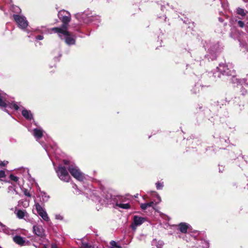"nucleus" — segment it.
<instances>
[{
	"label": "nucleus",
	"instance_id": "7",
	"mask_svg": "<svg viewBox=\"0 0 248 248\" xmlns=\"http://www.w3.org/2000/svg\"><path fill=\"white\" fill-rule=\"evenodd\" d=\"M36 210L39 215L46 221H49V218L47 215L45 210L38 203H36L35 204Z\"/></svg>",
	"mask_w": 248,
	"mask_h": 248
},
{
	"label": "nucleus",
	"instance_id": "25",
	"mask_svg": "<svg viewBox=\"0 0 248 248\" xmlns=\"http://www.w3.org/2000/svg\"><path fill=\"white\" fill-rule=\"evenodd\" d=\"M80 248H95V247L92 246H89L88 244L86 243H83Z\"/></svg>",
	"mask_w": 248,
	"mask_h": 248
},
{
	"label": "nucleus",
	"instance_id": "15",
	"mask_svg": "<svg viewBox=\"0 0 248 248\" xmlns=\"http://www.w3.org/2000/svg\"><path fill=\"white\" fill-rule=\"evenodd\" d=\"M22 115L27 119L31 120L32 118V115L30 110L23 109L22 111Z\"/></svg>",
	"mask_w": 248,
	"mask_h": 248
},
{
	"label": "nucleus",
	"instance_id": "26",
	"mask_svg": "<svg viewBox=\"0 0 248 248\" xmlns=\"http://www.w3.org/2000/svg\"><path fill=\"white\" fill-rule=\"evenodd\" d=\"M10 178L11 179V180H12V181H14V182H17L18 180V178L13 174H11L10 175Z\"/></svg>",
	"mask_w": 248,
	"mask_h": 248
},
{
	"label": "nucleus",
	"instance_id": "17",
	"mask_svg": "<svg viewBox=\"0 0 248 248\" xmlns=\"http://www.w3.org/2000/svg\"><path fill=\"white\" fill-rule=\"evenodd\" d=\"M3 232L6 234H10L11 230L5 225L0 222V232Z\"/></svg>",
	"mask_w": 248,
	"mask_h": 248
},
{
	"label": "nucleus",
	"instance_id": "29",
	"mask_svg": "<svg viewBox=\"0 0 248 248\" xmlns=\"http://www.w3.org/2000/svg\"><path fill=\"white\" fill-rule=\"evenodd\" d=\"M5 177V172L3 170H0V179Z\"/></svg>",
	"mask_w": 248,
	"mask_h": 248
},
{
	"label": "nucleus",
	"instance_id": "11",
	"mask_svg": "<svg viewBox=\"0 0 248 248\" xmlns=\"http://www.w3.org/2000/svg\"><path fill=\"white\" fill-rule=\"evenodd\" d=\"M209 243L205 240H201L199 241L196 246L193 248H208Z\"/></svg>",
	"mask_w": 248,
	"mask_h": 248
},
{
	"label": "nucleus",
	"instance_id": "37",
	"mask_svg": "<svg viewBox=\"0 0 248 248\" xmlns=\"http://www.w3.org/2000/svg\"><path fill=\"white\" fill-rule=\"evenodd\" d=\"M51 248H57V247L55 245H52Z\"/></svg>",
	"mask_w": 248,
	"mask_h": 248
},
{
	"label": "nucleus",
	"instance_id": "3",
	"mask_svg": "<svg viewBox=\"0 0 248 248\" xmlns=\"http://www.w3.org/2000/svg\"><path fill=\"white\" fill-rule=\"evenodd\" d=\"M59 18L62 20L63 24L61 27L58 28H62L63 29H67L68 24L71 20L70 14L66 11L62 10L59 11L58 14Z\"/></svg>",
	"mask_w": 248,
	"mask_h": 248
},
{
	"label": "nucleus",
	"instance_id": "18",
	"mask_svg": "<svg viewBox=\"0 0 248 248\" xmlns=\"http://www.w3.org/2000/svg\"><path fill=\"white\" fill-rule=\"evenodd\" d=\"M154 204V202H151L149 203H141L140 204V207L142 210L146 209L148 207H152Z\"/></svg>",
	"mask_w": 248,
	"mask_h": 248
},
{
	"label": "nucleus",
	"instance_id": "30",
	"mask_svg": "<svg viewBox=\"0 0 248 248\" xmlns=\"http://www.w3.org/2000/svg\"><path fill=\"white\" fill-rule=\"evenodd\" d=\"M154 194H155V197H156V198L158 200V202H157V203H159L161 201V197H160V196L157 194L156 192H154Z\"/></svg>",
	"mask_w": 248,
	"mask_h": 248
},
{
	"label": "nucleus",
	"instance_id": "8",
	"mask_svg": "<svg viewBox=\"0 0 248 248\" xmlns=\"http://www.w3.org/2000/svg\"><path fill=\"white\" fill-rule=\"evenodd\" d=\"M145 220V219L144 217L135 216L133 219V223L132 225V229L135 230L138 226L141 225Z\"/></svg>",
	"mask_w": 248,
	"mask_h": 248
},
{
	"label": "nucleus",
	"instance_id": "19",
	"mask_svg": "<svg viewBox=\"0 0 248 248\" xmlns=\"http://www.w3.org/2000/svg\"><path fill=\"white\" fill-rule=\"evenodd\" d=\"M116 205L120 208H123V209H129L130 208V205L129 203H118L117 202L116 203Z\"/></svg>",
	"mask_w": 248,
	"mask_h": 248
},
{
	"label": "nucleus",
	"instance_id": "9",
	"mask_svg": "<svg viewBox=\"0 0 248 248\" xmlns=\"http://www.w3.org/2000/svg\"><path fill=\"white\" fill-rule=\"evenodd\" d=\"M217 68L218 71L222 73L223 75H230V71L228 66L225 63L219 64L218 67H217Z\"/></svg>",
	"mask_w": 248,
	"mask_h": 248
},
{
	"label": "nucleus",
	"instance_id": "35",
	"mask_svg": "<svg viewBox=\"0 0 248 248\" xmlns=\"http://www.w3.org/2000/svg\"><path fill=\"white\" fill-rule=\"evenodd\" d=\"M23 171H24V172H25L27 173H28V174H29V172H28V171H29V170H28V169H23Z\"/></svg>",
	"mask_w": 248,
	"mask_h": 248
},
{
	"label": "nucleus",
	"instance_id": "27",
	"mask_svg": "<svg viewBox=\"0 0 248 248\" xmlns=\"http://www.w3.org/2000/svg\"><path fill=\"white\" fill-rule=\"evenodd\" d=\"M237 25L239 27L243 28L244 27L245 24L243 21L239 20L237 21Z\"/></svg>",
	"mask_w": 248,
	"mask_h": 248
},
{
	"label": "nucleus",
	"instance_id": "13",
	"mask_svg": "<svg viewBox=\"0 0 248 248\" xmlns=\"http://www.w3.org/2000/svg\"><path fill=\"white\" fill-rule=\"evenodd\" d=\"M14 241L20 246H23L25 243L24 239L20 236H16L13 237Z\"/></svg>",
	"mask_w": 248,
	"mask_h": 248
},
{
	"label": "nucleus",
	"instance_id": "22",
	"mask_svg": "<svg viewBox=\"0 0 248 248\" xmlns=\"http://www.w3.org/2000/svg\"><path fill=\"white\" fill-rule=\"evenodd\" d=\"M110 244L111 246V247H113V248H122L120 246L117 245L116 242L114 241H111L110 242Z\"/></svg>",
	"mask_w": 248,
	"mask_h": 248
},
{
	"label": "nucleus",
	"instance_id": "36",
	"mask_svg": "<svg viewBox=\"0 0 248 248\" xmlns=\"http://www.w3.org/2000/svg\"><path fill=\"white\" fill-rule=\"evenodd\" d=\"M63 162H64V164L67 165L68 164L69 161H67V160H64Z\"/></svg>",
	"mask_w": 248,
	"mask_h": 248
},
{
	"label": "nucleus",
	"instance_id": "28",
	"mask_svg": "<svg viewBox=\"0 0 248 248\" xmlns=\"http://www.w3.org/2000/svg\"><path fill=\"white\" fill-rule=\"evenodd\" d=\"M24 194L29 197H30L31 196V195L30 194V192L28 191V190L26 189H25L23 191Z\"/></svg>",
	"mask_w": 248,
	"mask_h": 248
},
{
	"label": "nucleus",
	"instance_id": "10",
	"mask_svg": "<svg viewBox=\"0 0 248 248\" xmlns=\"http://www.w3.org/2000/svg\"><path fill=\"white\" fill-rule=\"evenodd\" d=\"M33 232L36 235L40 237L44 236V230L40 225H35L33 227Z\"/></svg>",
	"mask_w": 248,
	"mask_h": 248
},
{
	"label": "nucleus",
	"instance_id": "39",
	"mask_svg": "<svg viewBox=\"0 0 248 248\" xmlns=\"http://www.w3.org/2000/svg\"><path fill=\"white\" fill-rule=\"evenodd\" d=\"M0 248H2L0 246Z\"/></svg>",
	"mask_w": 248,
	"mask_h": 248
},
{
	"label": "nucleus",
	"instance_id": "1",
	"mask_svg": "<svg viewBox=\"0 0 248 248\" xmlns=\"http://www.w3.org/2000/svg\"><path fill=\"white\" fill-rule=\"evenodd\" d=\"M42 29L40 31L44 33H51L52 31L58 33L59 36L62 39V35L64 36L65 42L68 45H73L75 44V37L72 35L67 31V29H62L58 28H53L51 29H46L42 27Z\"/></svg>",
	"mask_w": 248,
	"mask_h": 248
},
{
	"label": "nucleus",
	"instance_id": "6",
	"mask_svg": "<svg viewBox=\"0 0 248 248\" xmlns=\"http://www.w3.org/2000/svg\"><path fill=\"white\" fill-rule=\"evenodd\" d=\"M56 171L58 176L61 180L66 182H69L70 176L64 167H59L58 169L56 170Z\"/></svg>",
	"mask_w": 248,
	"mask_h": 248
},
{
	"label": "nucleus",
	"instance_id": "2",
	"mask_svg": "<svg viewBox=\"0 0 248 248\" xmlns=\"http://www.w3.org/2000/svg\"><path fill=\"white\" fill-rule=\"evenodd\" d=\"M0 107H9L17 110L19 108L18 105L15 102L10 103L7 100V95L4 93H0Z\"/></svg>",
	"mask_w": 248,
	"mask_h": 248
},
{
	"label": "nucleus",
	"instance_id": "20",
	"mask_svg": "<svg viewBox=\"0 0 248 248\" xmlns=\"http://www.w3.org/2000/svg\"><path fill=\"white\" fill-rule=\"evenodd\" d=\"M237 14L241 16H245L246 15V14L248 13L247 11H245L244 9L238 8L236 11Z\"/></svg>",
	"mask_w": 248,
	"mask_h": 248
},
{
	"label": "nucleus",
	"instance_id": "14",
	"mask_svg": "<svg viewBox=\"0 0 248 248\" xmlns=\"http://www.w3.org/2000/svg\"><path fill=\"white\" fill-rule=\"evenodd\" d=\"M33 136L37 139H40L43 136V130L40 128H35L33 130Z\"/></svg>",
	"mask_w": 248,
	"mask_h": 248
},
{
	"label": "nucleus",
	"instance_id": "31",
	"mask_svg": "<svg viewBox=\"0 0 248 248\" xmlns=\"http://www.w3.org/2000/svg\"><path fill=\"white\" fill-rule=\"evenodd\" d=\"M8 164V161H0V166H5Z\"/></svg>",
	"mask_w": 248,
	"mask_h": 248
},
{
	"label": "nucleus",
	"instance_id": "4",
	"mask_svg": "<svg viewBox=\"0 0 248 248\" xmlns=\"http://www.w3.org/2000/svg\"><path fill=\"white\" fill-rule=\"evenodd\" d=\"M68 169L71 174L78 181H83L85 179L84 174L80 171L77 166L71 165Z\"/></svg>",
	"mask_w": 248,
	"mask_h": 248
},
{
	"label": "nucleus",
	"instance_id": "34",
	"mask_svg": "<svg viewBox=\"0 0 248 248\" xmlns=\"http://www.w3.org/2000/svg\"><path fill=\"white\" fill-rule=\"evenodd\" d=\"M36 38L37 39L39 40H41L43 39V38H44L43 36L41 35L37 36Z\"/></svg>",
	"mask_w": 248,
	"mask_h": 248
},
{
	"label": "nucleus",
	"instance_id": "23",
	"mask_svg": "<svg viewBox=\"0 0 248 248\" xmlns=\"http://www.w3.org/2000/svg\"><path fill=\"white\" fill-rule=\"evenodd\" d=\"M13 11L16 13H20L21 12V9L17 6H14L12 9Z\"/></svg>",
	"mask_w": 248,
	"mask_h": 248
},
{
	"label": "nucleus",
	"instance_id": "16",
	"mask_svg": "<svg viewBox=\"0 0 248 248\" xmlns=\"http://www.w3.org/2000/svg\"><path fill=\"white\" fill-rule=\"evenodd\" d=\"M153 246H156L157 248H162L164 245V243L162 241H157L156 239H154L152 242Z\"/></svg>",
	"mask_w": 248,
	"mask_h": 248
},
{
	"label": "nucleus",
	"instance_id": "12",
	"mask_svg": "<svg viewBox=\"0 0 248 248\" xmlns=\"http://www.w3.org/2000/svg\"><path fill=\"white\" fill-rule=\"evenodd\" d=\"M178 227L179 231L181 232L185 233L187 232L190 226L186 223H181L178 225Z\"/></svg>",
	"mask_w": 248,
	"mask_h": 248
},
{
	"label": "nucleus",
	"instance_id": "32",
	"mask_svg": "<svg viewBox=\"0 0 248 248\" xmlns=\"http://www.w3.org/2000/svg\"><path fill=\"white\" fill-rule=\"evenodd\" d=\"M55 218L57 219L62 220L63 219V217L60 215H56L55 216Z\"/></svg>",
	"mask_w": 248,
	"mask_h": 248
},
{
	"label": "nucleus",
	"instance_id": "38",
	"mask_svg": "<svg viewBox=\"0 0 248 248\" xmlns=\"http://www.w3.org/2000/svg\"><path fill=\"white\" fill-rule=\"evenodd\" d=\"M110 248H113V247H110Z\"/></svg>",
	"mask_w": 248,
	"mask_h": 248
},
{
	"label": "nucleus",
	"instance_id": "21",
	"mask_svg": "<svg viewBox=\"0 0 248 248\" xmlns=\"http://www.w3.org/2000/svg\"><path fill=\"white\" fill-rule=\"evenodd\" d=\"M26 213V212H25L24 211L18 210L17 211L16 214L17 217L21 219L24 217Z\"/></svg>",
	"mask_w": 248,
	"mask_h": 248
},
{
	"label": "nucleus",
	"instance_id": "33",
	"mask_svg": "<svg viewBox=\"0 0 248 248\" xmlns=\"http://www.w3.org/2000/svg\"><path fill=\"white\" fill-rule=\"evenodd\" d=\"M73 187L76 189L77 190V192H76V193L77 194H80V192L78 190V187H77V186L76 185V184H74L73 186Z\"/></svg>",
	"mask_w": 248,
	"mask_h": 248
},
{
	"label": "nucleus",
	"instance_id": "24",
	"mask_svg": "<svg viewBox=\"0 0 248 248\" xmlns=\"http://www.w3.org/2000/svg\"><path fill=\"white\" fill-rule=\"evenodd\" d=\"M156 186L157 189H161L163 187V183L157 182L156 183Z\"/></svg>",
	"mask_w": 248,
	"mask_h": 248
},
{
	"label": "nucleus",
	"instance_id": "5",
	"mask_svg": "<svg viewBox=\"0 0 248 248\" xmlns=\"http://www.w3.org/2000/svg\"><path fill=\"white\" fill-rule=\"evenodd\" d=\"M13 17L18 26L21 29H25L28 26V22L26 18L23 16L17 14H14Z\"/></svg>",
	"mask_w": 248,
	"mask_h": 248
}]
</instances>
